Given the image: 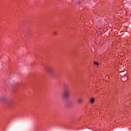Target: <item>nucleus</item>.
<instances>
[{"label":"nucleus","instance_id":"obj_1","mask_svg":"<svg viewBox=\"0 0 131 131\" xmlns=\"http://www.w3.org/2000/svg\"><path fill=\"white\" fill-rule=\"evenodd\" d=\"M70 97V91L68 90H65L62 94V98L67 100Z\"/></svg>","mask_w":131,"mask_h":131},{"label":"nucleus","instance_id":"obj_2","mask_svg":"<svg viewBox=\"0 0 131 131\" xmlns=\"http://www.w3.org/2000/svg\"><path fill=\"white\" fill-rule=\"evenodd\" d=\"M46 71H47V72L49 73V74H52V73H53V68H47L46 69Z\"/></svg>","mask_w":131,"mask_h":131},{"label":"nucleus","instance_id":"obj_3","mask_svg":"<svg viewBox=\"0 0 131 131\" xmlns=\"http://www.w3.org/2000/svg\"><path fill=\"white\" fill-rule=\"evenodd\" d=\"M78 104H82V103H83L82 99L78 98Z\"/></svg>","mask_w":131,"mask_h":131},{"label":"nucleus","instance_id":"obj_4","mask_svg":"<svg viewBox=\"0 0 131 131\" xmlns=\"http://www.w3.org/2000/svg\"><path fill=\"white\" fill-rule=\"evenodd\" d=\"M1 101H5V100H6V96H2L1 98Z\"/></svg>","mask_w":131,"mask_h":131},{"label":"nucleus","instance_id":"obj_5","mask_svg":"<svg viewBox=\"0 0 131 131\" xmlns=\"http://www.w3.org/2000/svg\"><path fill=\"white\" fill-rule=\"evenodd\" d=\"M95 102V99H94L93 98L91 99V104H93V103H94Z\"/></svg>","mask_w":131,"mask_h":131},{"label":"nucleus","instance_id":"obj_6","mask_svg":"<svg viewBox=\"0 0 131 131\" xmlns=\"http://www.w3.org/2000/svg\"><path fill=\"white\" fill-rule=\"evenodd\" d=\"M94 64L95 65H99V63H98L97 61L94 62Z\"/></svg>","mask_w":131,"mask_h":131},{"label":"nucleus","instance_id":"obj_7","mask_svg":"<svg viewBox=\"0 0 131 131\" xmlns=\"http://www.w3.org/2000/svg\"><path fill=\"white\" fill-rule=\"evenodd\" d=\"M53 33H54V34H57V32H54Z\"/></svg>","mask_w":131,"mask_h":131},{"label":"nucleus","instance_id":"obj_8","mask_svg":"<svg viewBox=\"0 0 131 131\" xmlns=\"http://www.w3.org/2000/svg\"><path fill=\"white\" fill-rule=\"evenodd\" d=\"M99 33H102V32L101 31H99Z\"/></svg>","mask_w":131,"mask_h":131},{"label":"nucleus","instance_id":"obj_9","mask_svg":"<svg viewBox=\"0 0 131 131\" xmlns=\"http://www.w3.org/2000/svg\"><path fill=\"white\" fill-rule=\"evenodd\" d=\"M80 3H78V4L79 5Z\"/></svg>","mask_w":131,"mask_h":131}]
</instances>
